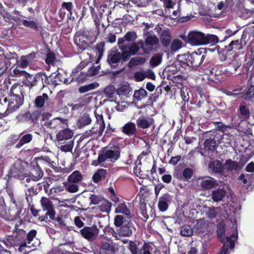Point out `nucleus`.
<instances>
[{
    "mask_svg": "<svg viewBox=\"0 0 254 254\" xmlns=\"http://www.w3.org/2000/svg\"><path fill=\"white\" fill-rule=\"evenodd\" d=\"M123 39H118V45L120 49L123 53V61H127L133 55L136 54L139 50V46L142 49L145 54H149L152 51L151 48H146V45H143L142 40L138 42L123 43Z\"/></svg>",
    "mask_w": 254,
    "mask_h": 254,
    "instance_id": "nucleus-1",
    "label": "nucleus"
},
{
    "mask_svg": "<svg viewBox=\"0 0 254 254\" xmlns=\"http://www.w3.org/2000/svg\"><path fill=\"white\" fill-rule=\"evenodd\" d=\"M187 37L189 43L193 46L205 45L208 44L213 45L219 41L217 36L215 35L205 34L197 31L190 32Z\"/></svg>",
    "mask_w": 254,
    "mask_h": 254,
    "instance_id": "nucleus-2",
    "label": "nucleus"
},
{
    "mask_svg": "<svg viewBox=\"0 0 254 254\" xmlns=\"http://www.w3.org/2000/svg\"><path fill=\"white\" fill-rule=\"evenodd\" d=\"M97 34L93 30H84L76 33L74 38L75 44L79 49H85L89 44L95 42Z\"/></svg>",
    "mask_w": 254,
    "mask_h": 254,
    "instance_id": "nucleus-3",
    "label": "nucleus"
},
{
    "mask_svg": "<svg viewBox=\"0 0 254 254\" xmlns=\"http://www.w3.org/2000/svg\"><path fill=\"white\" fill-rule=\"evenodd\" d=\"M120 156V147L117 145L113 146L109 149H105L101 153L99 154L98 160H95L93 162V164L97 166L106 161L115 162L119 158Z\"/></svg>",
    "mask_w": 254,
    "mask_h": 254,
    "instance_id": "nucleus-4",
    "label": "nucleus"
},
{
    "mask_svg": "<svg viewBox=\"0 0 254 254\" xmlns=\"http://www.w3.org/2000/svg\"><path fill=\"white\" fill-rule=\"evenodd\" d=\"M206 54L203 49H199L191 54H185L183 57L185 59L187 64L190 66H197L203 62Z\"/></svg>",
    "mask_w": 254,
    "mask_h": 254,
    "instance_id": "nucleus-5",
    "label": "nucleus"
},
{
    "mask_svg": "<svg viewBox=\"0 0 254 254\" xmlns=\"http://www.w3.org/2000/svg\"><path fill=\"white\" fill-rule=\"evenodd\" d=\"M94 114L96 118V123L90 129L84 133L83 136L85 137H88L94 134L101 135L105 129V124L102 115L97 114L96 111H94Z\"/></svg>",
    "mask_w": 254,
    "mask_h": 254,
    "instance_id": "nucleus-6",
    "label": "nucleus"
},
{
    "mask_svg": "<svg viewBox=\"0 0 254 254\" xmlns=\"http://www.w3.org/2000/svg\"><path fill=\"white\" fill-rule=\"evenodd\" d=\"M26 167L27 164L21 160H17L11 167L10 174L11 176L19 180H23L27 177Z\"/></svg>",
    "mask_w": 254,
    "mask_h": 254,
    "instance_id": "nucleus-7",
    "label": "nucleus"
},
{
    "mask_svg": "<svg viewBox=\"0 0 254 254\" xmlns=\"http://www.w3.org/2000/svg\"><path fill=\"white\" fill-rule=\"evenodd\" d=\"M37 235V231L35 230H30L27 234L26 240H23L18 243L15 244L13 246L16 250L24 254L27 253L29 251L27 250L30 247L29 246L33 240Z\"/></svg>",
    "mask_w": 254,
    "mask_h": 254,
    "instance_id": "nucleus-8",
    "label": "nucleus"
},
{
    "mask_svg": "<svg viewBox=\"0 0 254 254\" xmlns=\"http://www.w3.org/2000/svg\"><path fill=\"white\" fill-rule=\"evenodd\" d=\"M40 203L44 211H47L46 215L49 216L52 220H54L56 217V212L54 209L52 201L50 198L46 197H42L40 200Z\"/></svg>",
    "mask_w": 254,
    "mask_h": 254,
    "instance_id": "nucleus-9",
    "label": "nucleus"
},
{
    "mask_svg": "<svg viewBox=\"0 0 254 254\" xmlns=\"http://www.w3.org/2000/svg\"><path fill=\"white\" fill-rule=\"evenodd\" d=\"M67 123L66 119L57 118L52 120L46 121L44 126L47 128L55 130L66 127L67 126Z\"/></svg>",
    "mask_w": 254,
    "mask_h": 254,
    "instance_id": "nucleus-10",
    "label": "nucleus"
},
{
    "mask_svg": "<svg viewBox=\"0 0 254 254\" xmlns=\"http://www.w3.org/2000/svg\"><path fill=\"white\" fill-rule=\"evenodd\" d=\"M198 183L200 187L204 190H209L218 186L217 181L208 176L199 177L198 179Z\"/></svg>",
    "mask_w": 254,
    "mask_h": 254,
    "instance_id": "nucleus-11",
    "label": "nucleus"
},
{
    "mask_svg": "<svg viewBox=\"0 0 254 254\" xmlns=\"http://www.w3.org/2000/svg\"><path fill=\"white\" fill-rule=\"evenodd\" d=\"M23 104V99L22 97L17 96V98L14 96H9L8 99V104L7 108L6 111V114H9L16 110L18 109L20 106Z\"/></svg>",
    "mask_w": 254,
    "mask_h": 254,
    "instance_id": "nucleus-12",
    "label": "nucleus"
},
{
    "mask_svg": "<svg viewBox=\"0 0 254 254\" xmlns=\"http://www.w3.org/2000/svg\"><path fill=\"white\" fill-rule=\"evenodd\" d=\"M154 119L150 116H140L136 120V124L138 127L142 129L150 127L154 124Z\"/></svg>",
    "mask_w": 254,
    "mask_h": 254,
    "instance_id": "nucleus-13",
    "label": "nucleus"
},
{
    "mask_svg": "<svg viewBox=\"0 0 254 254\" xmlns=\"http://www.w3.org/2000/svg\"><path fill=\"white\" fill-rule=\"evenodd\" d=\"M238 234L236 232L233 233L230 236L226 237V242L224 244L221 252L219 254H227L228 250V244L230 245V249H232L235 247V242L237 240Z\"/></svg>",
    "mask_w": 254,
    "mask_h": 254,
    "instance_id": "nucleus-14",
    "label": "nucleus"
},
{
    "mask_svg": "<svg viewBox=\"0 0 254 254\" xmlns=\"http://www.w3.org/2000/svg\"><path fill=\"white\" fill-rule=\"evenodd\" d=\"M73 135V132L72 130L69 128H65L56 135V138L58 141L64 142L67 140L70 139Z\"/></svg>",
    "mask_w": 254,
    "mask_h": 254,
    "instance_id": "nucleus-15",
    "label": "nucleus"
},
{
    "mask_svg": "<svg viewBox=\"0 0 254 254\" xmlns=\"http://www.w3.org/2000/svg\"><path fill=\"white\" fill-rule=\"evenodd\" d=\"M81 235L85 239L89 240H93L95 235L98 234L97 229L93 227H86L80 231Z\"/></svg>",
    "mask_w": 254,
    "mask_h": 254,
    "instance_id": "nucleus-16",
    "label": "nucleus"
},
{
    "mask_svg": "<svg viewBox=\"0 0 254 254\" xmlns=\"http://www.w3.org/2000/svg\"><path fill=\"white\" fill-rule=\"evenodd\" d=\"M35 56V53H31L28 55L22 56L20 60L17 62L18 66L23 68L27 67L29 63L32 61Z\"/></svg>",
    "mask_w": 254,
    "mask_h": 254,
    "instance_id": "nucleus-17",
    "label": "nucleus"
},
{
    "mask_svg": "<svg viewBox=\"0 0 254 254\" xmlns=\"http://www.w3.org/2000/svg\"><path fill=\"white\" fill-rule=\"evenodd\" d=\"M122 59L123 60V53L113 50L108 55L107 61L109 64L112 65L119 63Z\"/></svg>",
    "mask_w": 254,
    "mask_h": 254,
    "instance_id": "nucleus-18",
    "label": "nucleus"
},
{
    "mask_svg": "<svg viewBox=\"0 0 254 254\" xmlns=\"http://www.w3.org/2000/svg\"><path fill=\"white\" fill-rule=\"evenodd\" d=\"M171 199V196L168 193H165L159 199L158 208L162 212L165 211L168 207V203Z\"/></svg>",
    "mask_w": 254,
    "mask_h": 254,
    "instance_id": "nucleus-19",
    "label": "nucleus"
},
{
    "mask_svg": "<svg viewBox=\"0 0 254 254\" xmlns=\"http://www.w3.org/2000/svg\"><path fill=\"white\" fill-rule=\"evenodd\" d=\"M19 137L20 139L15 145V147L17 148H20L24 144L29 143L33 139L31 134H24L23 132L19 134Z\"/></svg>",
    "mask_w": 254,
    "mask_h": 254,
    "instance_id": "nucleus-20",
    "label": "nucleus"
},
{
    "mask_svg": "<svg viewBox=\"0 0 254 254\" xmlns=\"http://www.w3.org/2000/svg\"><path fill=\"white\" fill-rule=\"evenodd\" d=\"M115 213L123 214L127 218L130 217V210L125 202L120 203L117 205L115 209Z\"/></svg>",
    "mask_w": 254,
    "mask_h": 254,
    "instance_id": "nucleus-21",
    "label": "nucleus"
},
{
    "mask_svg": "<svg viewBox=\"0 0 254 254\" xmlns=\"http://www.w3.org/2000/svg\"><path fill=\"white\" fill-rule=\"evenodd\" d=\"M122 131L127 135H133L136 131V126L133 123L128 122L122 127Z\"/></svg>",
    "mask_w": 254,
    "mask_h": 254,
    "instance_id": "nucleus-22",
    "label": "nucleus"
},
{
    "mask_svg": "<svg viewBox=\"0 0 254 254\" xmlns=\"http://www.w3.org/2000/svg\"><path fill=\"white\" fill-rule=\"evenodd\" d=\"M30 175L32 181L36 182L40 180L43 177V172L39 166H36L31 170Z\"/></svg>",
    "mask_w": 254,
    "mask_h": 254,
    "instance_id": "nucleus-23",
    "label": "nucleus"
},
{
    "mask_svg": "<svg viewBox=\"0 0 254 254\" xmlns=\"http://www.w3.org/2000/svg\"><path fill=\"white\" fill-rule=\"evenodd\" d=\"M208 167L209 169L214 173H220L224 168L223 164L218 160L210 162Z\"/></svg>",
    "mask_w": 254,
    "mask_h": 254,
    "instance_id": "nucleus-24",
    "label": "nucleus"
},
{
    "mask_svg": "<svg viewBox=\"0 0 254 254\" xmlns=\"http://www.w3.org/2000/svg\"><path fill=\"white\" fill-rule=\"evenodd\" d=\"M226 194V191L223 189H218L212 192V198L213 201L218 202L222 200Z\"/></svg>",
    "mask_w": 254,
    "mask_h": 254,
    "instance_id": "nucleus-25",
    "label": "nucleus"
},
{
    "mask_svg": "<svg viewBox=\"0 0 254 254\" xmlns=\"http://www.w3.org/2000/svg\"><path fill=\"white\" fill-rule=\"evenodd\" d=\"M241 64V58L238 56L235 55L229 59L228 65L236 71L240 67Z\"/></svg>",
    "mask_w": 254,
    "mask_h": 254,
    "instance_id": "nucleus-26",
    "label": "nucleus"
},
{
    "mask_svg": "<svg viewBox=\"0 0 254 254\" xmlns=\"http://www.w3.org/2000/svg\"><path fill=\"white\" fill-rule=\"evenodd\" d=\"M243 48L242 40H237L232 41L227 46H225V50L226 52H229L233 50H239Z\"/></svg>",
    "mask_w": 254,
    "mask_h": 254,
    "instance_id": "nucleus-27",
    "label": "nucleus"
},
{
    "mask_svg": "<svg viewBox=\"0 0 254 254\" xmlns=\"http://www.w3.org/2000/svg\"><path fill=\"white\" fill-rule=\"evenodd\" d=\"M91 123V119L88 114H83L79 118L77 126L79 128H82L90 124Z\"/></svg>",
    "mask_w": 254,
    "mask_h": 254,
    "instance_id": "nucleus-28",
    "label": "nucleus"
},
{
    "mask_svg": "<svg viewBox=\"0 0 254 254\" xmlns=\"http://www.w3.org/2000/svg\"><path fill=\"white\" fill-rule=\"evenodd\" d=\"M22 86L19 84H14L12 85L10 89V95L9 96H14L17 98V96L19 97H22L23 98L22 90Z\"/></svg>",
    "mask_w": 254,
    "mask_h": 254,
    "instance_id": "nucleus-29",
    "label": "nucleus"
},
{
    "mask_svg": "<svg viewBox=\"0 0 254 254\" xmlns=\"http://www.w3.org/2000/svg\"><path fill=\"white\" fill-rule=\"evenodd\" d=\"M238 114L241 121H244L249 118L250 116L249 110L244 104H241L240 105Z\"/></svg>",
    "mask_w": 254,
    "mask_h": 254,
    "instance_id": "nucleus-30",
    "label": "nucleus"
},
{
    "mask_svg": "<svg viewBox=\"0 0 254 254\" xmlns=\"http://www.w3.org/2000/svg\"><path fill=\"white\" fill-rule=\"evenodd\" d=\"M105 251L112 253L115 251V248L112 245L111 241L109 240L108 242L103 241L102 242L100 253L103 254Z\"/></svg>",
    "mask_w": 254,
    "mask_h": 254,
    "instance_id": "nucleus-31",
    "label": "nucleus"
},
{
    "mask_svg": "<svg viewBox=\"0 0 254 254\" xmlns=\"http://www.w3.org/2000/svg\"><path fill=\"white\" fill-rule=\"evenodd\" d=\"M131 89L128 83L121 85L116 90V93L119 96H127L131 91Z\"/></svg>",
    "mask_w": 254,
    "mask_h": 254,
    "instance_id": "nucleus-32",
    "label": "nucleus"
},
{
    "mask_svg": "<svg viewBox=\"0 0 254 254\" xmlns=\"http://www.w3.org/2000/svg\"><path fill=\"white\" fill-rule=\"evenodd\" d=\"M82 178V174L79 171H75L68 177L67 181L77 184L81 182Z\"/></svg>",
    "mask_w": 254,
    "mask_h": 254,
    "instance_id": "nucleus-33",
    "label": "nucleus"
},
{
    "mask_svg": "<svg viewBox=\"0 0 254 254\" xmlns=\"http://www.w3.org/2000/svg\"><path fill=\"white\" fill-rule=\"evenodd\" d=\"M162 44L164 46H167L170 44L171 40V36L168 30H164L160 36Z\"/></svg>",
    "mask_w": 254,
    "mask_h": 254,
    "instance_id": "nucleus-34",
    "label": "nucleus"
},
{
    "mask_svg": "<svg viewBox=\"0 0 254 254\" xmlns=\"http://www.w3.org/2000/svg\"><path fill=\"white\" fill-rule=\"evenodd\" d=\"M65 190L70 193H75L78 190V186L76 183H73L71 182H64Z\"/></svg>",
    "mask_w": 254,
    "mask_h": 254,
    "instance_id": "nucleus-35",
    "label": "nucleus"
},
{
    "mask_svg": "<svg viewBox=\"0 0 254 254\" xmlns=\"http://www.w3.org/2000/svg\"><path fill=\"white\" fill-rule=\"evenodd\" d=\"M137 39V35L134 32H128L123 38H119V39H123V43H130L136 40Z\"/></svg>",
    "mask_w": 254,
    "mask_h": 254,
    "instance_id": "nucleus-36",
    "label": "nucleus"
},
{
    "mask_svg": "<svg viewBox=\"0 0 254 254\" xmlns=\"http://www.w3.org/2000/svg\"><path fill=\"white\" fill-rule=\"evenodd\" d=\"M100 203L101 204L99 206L100 211L106 213H109L110 211L112 204L110 201L103 198Z\"/></svg>",
    "mask_w": 254,
    "mask_h": 254,
    "instance_id": "nucleus-37",
    "label": "nucleus"
},
{
    "mask_svg": "<svg viewBox=\"0 0 254 254\" xmlns=\"http://www.w3.org/2000/svg\"><path fill=\"white\" fill-rule=\"evenodd\" d=\"M158 42L159 40L155 36L150 35L147 37L145 39V43H143V45H146V48H151L152 49L151 46L156 44Z\"/></svg>",
    "mask_w": 254,
    "mask_h": 254,
    "instance_id": "nucleus-38",
    "label": "nucleus"
},
{
    "mask_svg": "<svg viewBox=\"0 0 254 254\" xmlns=\"http://www.w3.org/2000/svg\"><path fill=\"white\" fill-rule=\"evenodd\" d=\"M147 91L143 88H140L138 90L135 91L133 97L137 101H140L145 98L147 95Z\"/></svg>",
    "mask_w": 254,
    "mask_h": 254,
    "instance_id": "nucleus-39",
    "label": "nucleus"
},
{
    "mask_svg": "<svg viewBox=\"0 0 254 254\" xmlns=\"http://www.w3.org/2000/svg\"><path fill=\"white\" fill-rule=\"evenodd\" d=\"M193 233V231L191 227L189 225H184L181 227L180 233L185 237L191 236Z\"/></svg>",
    "mask_w": 254,
    "mask_h": 254,
    "instance_id": "nucleus-40",
    "label": "nucleus"
},
{
    "mask_svg": "<svg viewBox=\"0 0 254 254\" xmlns=\"http://www.w3.org/2000/svg\"><path fill=\"white\" fill-rule=\"evenodd\" d=\"M106 174V170L104 169L99 170L93 176V180L94 183H97L101 179L105 178Z\"/></svg>",
    "mask_w": 254,
    "mask_h": 254,
    "instance_id": "nucleus-41",
    "label": "nucleus"
},
{
    "mask_svg": "<svg viewBox=\"0 0 254 254\" xmlns=\"http://www.w3.org/2000/svg\"><path fill=\"white\" fill-rule=\"evenodd\" d=\"M48 99L47 94L43 93L42 96H39L36 98L35 104L38 107H42L44 106L45 101Z\"/></svg>",
    "mask_w": 254,
    "mask_h": 254,
    "instance_id": "nucleus-42",
    "label": "nucleus"
},
{
    "mask_svg": "<svg viewBox=\"0 0 254 254\" xmlns=\"http://www.w3.org/2000/svg\"><path fill=\"white\" fill-rule=\"evenodd\" d=\"M103 197L99 195L91 194L89 196L90 204L96 205L100 203Z\"/></svg>",
    "mask_w": 254,
    "mask_h": 254,
    "instance_id": "nucleus-43",
    "label": "nucleus"
},
{
    "mask_svg": "<svg viewBox=\"0 0 254 254\" xmlns=\"http://www.w3.org/2000/svg\"><path fill=\"white\" fill-rule=\"evenodd\" d=\"M25 76L26 77L28 81L30 83L31 85H35L37 80L42 79V77L39 75H31L27 73V74L25 75Z\"/></svg>",
    "mask_w": 254,
    "mask_h": 254,
    "instance_id": "nucleus-44",
    "label": "nucleus"
},
{
    "mask_svg": "<svg viewBox=\"0 0 254 254\" xmlns=\"http://www.w3.org/2000/svg\"><path fill=\"white\" fill-rule=\"evenodd\" d=\"M22 22L23 25L25 27L30 28L35 30H38L37 24L33 20H22Z\"/></svg>",
    "mask_w": 254,
    "mask_h": 254,
    "instance_id": "nucleus-45",
    "label": "nucleus"
},
{
    "mask_svg": "<svg viewBox=\"0 0 254 254\" xmlns=\"http://www.w3.org/2000/svg\"><path fill=\"white\" fill-rule=\"evenodd\" d=\"M162 61V56L159 54L154 55L150 60V63L152 67L158 65Z\"/></svg>",
    "mask_w": 254,
    "mask_h": 254,
    "instance_id": "nucleus-46",
    "label": "nucleus"
},
{
    "mask_svg": "<svg viewBox=\"0 0 254 254\" xmlns=\"http://www.w3.org/2000/svg\"><path fill=\"white\" fill-rule=\"evenodd\" d=\"M204 144L205 149L213 150L216 145V142L214 139L209 138L205 141Z\"/></svg>",
    "mask_w": 254,
    "mask_h": 254,
    "instance_id": "nucleus-47",
    "label": "nucleus"
},
{
    "mask_svg": "<svg viewBox=\"0 0 254 254\" xmlns=\"http://www.w3.org/2000/svg\"><path fill=\"white\" fill-rule=\"evenodd\" d=\"M74 144V141L73 140H70L67 143L64 145H62L60 147V149L63 152H69L71 151L73 148Z\"/></svg>",
    "mask_w": 254,
    "mask_h": 254,
    "instance_id": "nucleus-48",
    "label": "nucleus"
},
{
    "mask_svg": "<svg viewBox=\"0 0 254 254\" xmlns=\"http://www.w3.org/2000/svg\"><path fill=\"white\" fill-rule=\"evenodd\" d=\"M127 248L131 254H142L140 251H138L136 244L133 242L129 241Z\"/></svg>",
    "mask_w": 254,
    "mask_h": 254,
    "instance_id": "nucleus-49",
    "label": "nucleus"
},
{
    "mask_svg": "<svg viewBox=\"0 0 254 254\" xmlns=\"http://www.w3.org/2000/svg\"><path fill=\"white\" fill-rule=\"evenodd\" d=\"M183 42L179 39L174 40L171 44V50L173 51H177L181 48Z\"/></svg>",
    "mask_w": 254,
    "mask_h": 254,
    "instance_id": "nucleus-50",
    "label": "nucleus"
},
{
    "mask_svg": "<svg viewBox=\"0 0 254 254\" xmlns=\"http://www.w3.org/2000/svg\"><path fill=\"white\" fill-rule=\"evenodd\" d=\"M239 179L242 181L244 184L249 183V185H252L253 183L252 179L250 178V175L249 174L245 175L242 174L239 176Z\"/></svg>",
    "mask_w": 254,
    "mask_h": 254,
    "instance_id": "nucleus-51",
    "label": "nucleus"
},
{
    "mask_svg": "<svg viewBox=\"0 0 254 254\" xmlns=\"http://www.w3.org/2000/svg\"><path fill=\"white\" fill-rule=\"evenodd\" d=\"M226 165L228 169L231 171L235 170L239 167V165L237 162L233 161L231 160H229L226 162Z\"/></svg>",
    "mask_w": 254,
    "mask_h": 254,
    "instance_id": "nucleus-52",
    "label": "nucleus"
},
{
    "mask_svg": "<svg viewBox=\"0 0 254 254\" xmlns=\"http://www.w3.org/2000/svg\"><path fill=\"white\" fill-rule=\"evenodd\" d=\"M115 89L113 86H109L106 87L104 90V94L106 96L111 98L114 94Z\"/></svg>",
    "mask_w": 254,
    "mask_h": 254,
    "instance_id": "nucleus-53",
    "label": "nucleus"
},
{
    "mask_svg": "<svg viewBox=\"0 0 254 254\" xmlns=\"http://www.w3.org/2000/svg\"><path fill=\"white\" fill-rule=\"evenodd\" d=\"M163 3L164 7L172 8L176 4V1L174 0H160Z\"/></svg>",
    "mask_w": 254,
    "mask_h": 254,
    "instance_id": "nucleus-54",
    "label": "nucleus"
},
{
    "mask_svg": "<svg viewBox=\"0 0 254 254\" xmlns=\"http://www.w3.org/2000/svg\"><path fill=\"white\" fill-rule=\"evenodd\" d=\"M151 249L150 246L147 243H144L140 250L142 254H151L150 251Z\"/></svg>",
    "mask_w": 254,
    "mask_h": 254,
    "instance_id": "nucleus-55",
    "label": "nucleus"
},
{
    "mask_svg": "<svg viewBox=\"0 0 254 254\" xmlns=\"http://www.w3.org/2000/svg\"><path fill=\"white\" fill-rule=\"evenodd\" d=\"M192 170L190 168H186L185 169L183 173V176L186 180H188L192 176Z\"/></svg>",
    "mask_w": 254,
    "mask_h": 254,
    "instance_id": "nucleus-56",
    "label": "nucleus"
},
{
    "mask_svg": "<svg viewBox=\"0 0 254 254\" xmlns=\"http://www.w3.org/2000/svg\"><path fill=\"white\" fill-rule=\"evenodd\" d=\"M254 96V86L251 85L248 90L246 92L245 98L246 99H250Z\"/></svg>",
    "mask_w": 254,
    "mask_h": 254,
    "instance_id": "nucleus-57",
    "label": "nucleus"
},
{
    "mask_svg": "<svg viewBox=\"0 0 254 254\" xmlns=\"http://www.w3.org/2000/svg\"><path fill=\"white\" fill-rule=\"evenodd\" d=\"M134 76L136 81H142L145 78V72L143 71L136 72L134 73Z\"/></svg>",
    "mask_w": 254,
    "mask_h": 254,
    "instance_id": "nucleus-58",
    "label": "nucleus"
},
{
    "mask_svg": "<svg viewBox=\"0 0 254 254\" xmlns=\"http://www.w3.org/2000/svg\"><path fill=\"white\" fill-rule=\"evenodd\" d=\"M123 216L122 215H117L115 218V225L117 227H120L123 223Z\"/></svg>",
    "mask_w": 254,
    "mask_h": 254,
    "instance_id": "nucleus-59",
    "label": "nucleus"
},
{
    "mask_svg": "<svg viewBox=\"0 0 254 254\" xmlns=\"http://www.w3.org/2000/svg\"><path fill=\"white\" fill-rule=\"evenodd\" d=\"M5 90L0 88V103L2 105L6 104L7 101L6 97H4Z\"/></svg>",
    "mask_w": 254,
    "mask_h": 254,
    "instance_id": "nucleus-60",
    "label": "nucleus"
},
{
    "mask_svg": "<svg viewBox=\"0 0 254 254\" xmlns=\"http://www.w3.org/2000/svg\"><path fill=\"white\" fill-rule=\"evenodd\" d=\"M55 59V55L53 53H49L47 55L45 61L47 64H50L52 63Z\"/></svg>",
    "mask_w": 254,
    "mask_h": 254,
    "instance_id": "nucleus-61",
    "label": "nucleus"
},
{
    "mask_svg": "<svg viewBox=\"0 0 254 254\" xmlns=\"http://www.w3.org/2000/svg\"><path fill=\"white\" fill-rule=\"evenodd\" d=\"M13 75L15 76H25L27 73L24 70H21L18 68H15L13 70Z\"/></svg>",
    "mask_w": 254,
    "mask_h": 254,
    "instance_id": "nucleus-62",
    "label": "nucleus"
},
{
    "mask_svg": "<svg viewBox=\"0 0 254 254\" xmlns=\"http://www.w3.org/2000/svg\"><path fill=\"white\" fill-rule=\"evenodd\" d=\"M120 233L122 235L129 236L131 234V231L128 227H123L121 228Z\"/></svg>",
    "mask_w": 254,
    "mask_h": 254,
    "instance_id": "nucleus-63",
    "label": "nucleus"
},
{
    "mask_svg": "<svg viewBox=\"0 0 254 254\" xmlns=\"http://www.w3.org/2000/svg\"><path fill=\"white\" fill-rule=\"evenodd\" d=\"M246 171L250 173L254 172V163L253 162H250L247 165Z\"/></svg>",
    "mask_w": 254,
    "mask_h": 254,
    "instance_id": "nucleus-64",
    "label": "nucleus"
}]
</instances>
